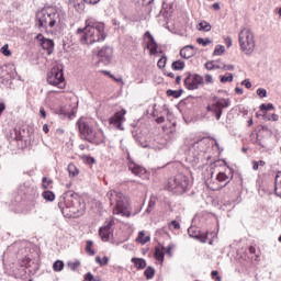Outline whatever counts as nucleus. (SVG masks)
<instances>
[{
	"label": "nucleus",
	"instance_id": "obj_7",
	"mask_svg": "<svg viewBox=\"0 0 281 281\" xmlns=\"http://www.w3.org/2000/svg\"><path fill=\"white\" fill-rule=\"evenodd\" d=\"M37 21L40 27H56L60 23V13L54 9H44L37 14Z\"/></svg>",
	"mask_w": 281,
	"mask_h": 281
},
{
	"label": "nucleus",
	"instance_id": "obj_4",
	"mask_svg": "<svg viewBox=\"0 0 281 281\" xmlns=\"http://www.w3.org/2000/svg\"><path fill=\"white\" fill-rule=\"evenodd\" d=\"M239 47L244 54L250 56L256 49V35L249 27H244L238 33Z\"/></svg>",
	"mask_w": 281,
	"mask_h": 281
},
{
	"label": "nucleus",
	"instance_id": "obj_13",
	"mask_svg": "<svg viewBox=\"0 0 281 281\" xmlns=\"http://www.w3.org/2000/svg\"><path fill=\"white\" fill-rule=\"evenodd\" d=\"M229 104H232L229 99L221 98L215 103L207 105L206 111H214V109L217 111H223V109H227Z\"/></svg>",
	"mask_w": 281,
	"mask_h": 281
},
{
	"label": "nucleus",
	"instance_id": "obj_11",
	"mask_svg": "<svg viewBox=\"0 0 281 281\" xmlns=\"http://www.w3.org/2000/svg\"><path fill=\"white\" fill-rule=\"evenodd\" d=\"M98 56L99 58H101L102 63L109 65V63H111V59L113 58V47L104 46L102 49L99 50Z\"/></svg>",
	"mask_w": 281,
	"mask_h": 281
},
{
	"label": "nucleus",
	"instance_id": "obj_53",
	"mask_svg": "<svg viewBox=\"0 0 281 281\" xmlns=\"http://www.w3.org/2000/svg\"><path fill=\"white\" fill-rule=\"evenodd\" d=\"M85 3H89L91 5H95V3H100V0H83Z\"/></svg>",
	"mask_w": 281,
	"mask_h": 281
},
{
	"label": "nucleus",
	"instance_id": "obj_27",
	"mask_svg": "<svg viewBox=\"0 0 281 281\" xmlns=\"http://www.w3.org/2000/svg\"><path fill=\"white\" fill-rule=\"evenodd\" d=\"M154 256H155L156 260H160V262H164V251H161V249H159V247L155 248Z\"/></svg>",
	"mask_w": 281,
	"mask_h": 281
},
{
	"label": "nucleus",
	"instance_id": "obj_60",
	"mask_svg": "<svg viewBox=\"0 0 281 281\" xmlns=\"http://www.w3.org/2000/svg\"><path fill=\"white\" fill-rule=\"evenodd\" d=\"M213 10H221V4L218 2H215L213 4Z\"/></svg>",
	"mask_w": 281,
	"mask_h": 281
},
{
	"label": "nucleus",
	"instance_id": "obj_2",
	"mask_svg": "<svg viewBox=\"0 0 281 281\" xmlns=\"http://www.w3.org/2000/svg\"><path fill=\"white\" fill-rule=\"evenodd\" d=\"M108 199H110V205L115 204L113 209V214H120L121 216H131V204L124 193L115 190H110L108 192Z\"/></svg>",
	"mask_w": 281,
	"mask_h": 281
},
{
	"label": "nucleus",
	"instance_id": "obj_52",
	"mask_svg": "<svg viewBox=\"0 0 281 281\" xmlns=\"http://www.w3.org/2000/svg\"><path fill=\"white\" fill-rule=\"evenodd\" d=\"M268 120H272V122H278V120H280V116L278 114H271Z\"/></svg>",
	"mask_w": 281,
	"mask_h": 281
},
{
	"label": "nucleus",
	"instance_id": "obj_59",
	"mask_svg": "<svg viewBox=\"0 0 281 281\" xmlns=\"http://www.w3.org/2000/svg\"><path fill=\"white\" fill-rule=\"evenodd\" d=\"M155 0H142L143 5H150Z\"/></svg>",
	"mask_w": 281,
	"mask_h": 281
},
{
	"label": "nucleus",
	"instance_id": "obj_5",
	"mask_svg": "<svg viewBox=\"0 0 281 281\" xmlns=\"http://www.w3.org/2000/svg\"><path fill=\"white\" fill-rule=\"evenodd\" d=\"M166 188L173 194H186L188 188H190V178L183 173H177L169 178Z\"/></svg>",
	"mask_w": 281,
	"mask_h": 281
},
{
	"label": "nucleus",
	"instance_id": "obj_6",
	"mask_svg": "<svg viewBox=\"0 0 281 281\" xmlns=\"http://www.w3.org/2000/svg\"><path fill=\"white\" fill-rule=\"evenodd\" d=\"M79 133L86 142H90V144H102L104 142V137L102 136V132H98L91 126L89 123L85 122L82 119L78 121Z\"/></svg>",
	"mask_w": 281,
	"mask_h": 281
},
{
	"label": "nucleus",
	"instance_id": "obj_38",
	"mask_svg": "<svg viewBox=\"0 0 281 281\" xmlns=\"http://www.w3.org/2000/svg\"><path fill=\"white\" fill-rule=\"evenodd\" d=\"M207 111L211 112V113H214L216 120H221V115H223V110H216L214 108V110H207Z\"/></svg>",
	"mask_w": 281,
	"mask_h": 281
},
{
	"label": "nucleus",
	"instance_id": "obj_26",
	"mask_svg": "<svg viewBox=\"0 0 281 281\" xmlns=\"http://www.w3.org/2000/svg\"><path fill=\"white\" fill-rule=\"evenodd\" d=\"M144 273H145L147 280H153V278H155V268L149 266L146 268Z\"/></svg>",
	"mask_w": 281,
	"mask_h": 281
},
{
	"label": "nucleus",
	"instance_id": "obj_23",
	"mask_svg": "<svg viewBox=\"0 0 281 281\" xmlns=\"http://www.w3.org/2000/svg\"><path fill=\"white\" fill-rule=\"evenodd\" d=\"M184 67L186 63H183V60H176L171 64V69H173V71H181Z\"/></svg>",
	"mask_w": 281,
	"mask_h": 281
},
{
	"label": "nucleus",
	"instance_id": "obj_12",
	"mask_svg": "<svg viewBox=\"0 0 281 281\" xmlns=\"http://www.w3.org/2000/svg\"><path fill=\"white\" fill-rule=\"evenodd\" d=\"M36 41H38V44L41 45V47H43L44 49H47L48 54H52L54 52V41L46 38L45 36H43V34H37V36L35 37Z\"/></svg>",
	"mask_w": 281,
	"mask_h": 281
},
{
	"label": "nucleus",
	"instance_id": "obj_16",
	"mask_svg": "<svg viewBox=\"0 0 281 281\" xmlns=\"http://www.w3.org/2000/svg\"><path fill=\"white\" fill-rule=\"evenodd\" d=\"M194 54H196V52L194 50L193 45H187L180 50L181 58H186L187 60L188 58H192Z\"/></svg>",
	"mask_w": 281,
	"mask_h": 281
},
{
	"label": "nucleus",
	"instance_id": "obj_29",
	"mask_svg": "<svg viewBox=\"0 0 281 281\" xmlns=\"http://www.w3.org/2000/svg\"><path fill=\"white\" fill-rule=\"evenodd\" d=\"M196 43H198L199 45H202L203 47H207V45H211L212 41H211L210 37H207V38L199 37V38L196 40Z\"/></svg>",
	"mask_w": 281,
	"mask_h": 281
},
{
	"label": "nucleus",
	"instance_id": "obj_9",
	"mask_svg": "<svg viewBox=\"0 0 281 281\" xmlns=\"http://www.w3.org/2000/svg\"><path fill=\"white\" fill-rule=\"evenodd\" d=\"M205 85V79L199 74H190L184 79V86L189 91H194Z\"/></svg>",
	"mask_w": 281,
	"mask_h": 281
},
{
	"label": "nucleus",
	"instance_id": "obj_46",
	"mask_svg": "<svg viewBox=\"0 0 281 281\" xmlns=\"http://www.w3.org/2000/svg\"><path fill=\"white\" fill-rule=\"evenodd\" d=\"M211 276H212L213 280L221 281V276H218V271L213 270L211 272Z\"/></svg>",
	"mask_w": 281,
	"mask_h": 281
},
{
	"label": "nucleus",
	"instance_id": "obj_58",
	"mask_svg": "<svg viewBox=\"0 0 281 281\" xmlns=\"http://www.w3.org/2000/svg\"><path fill=\"white\" fill-rule=\"evenodd\" d=\"M224 69H226L227 71H234V65H226L224 66Z\"/></svg>",
	"mask_w": 281,
	"mask_h": 281
},
{
	"label": "nucleus",
	"instance_id": "obj_31",
	"mask_svg": "<svg viewBox=\"0 0 281 281\" xmlns=\"http://www.w3.org/2000/svg\"><path fill=\"white\" fill-rule=\"evenodd\" d=\"M93 247V240H88L86 246V251L90 254V256H95V250L91 249Z\"/></svg>",
	"mask_w": 281,
	"mask_h": 281
},
{
	"label": "nucleus",
	"instance_id": "obj_56",
	"mask_svg": "<svg viewBox=\"0 0 281 281\" xmlns=\"http://www.w3.org/2000/svg\"><path fill=\"white\" fill-rule=\"evenodd\" d=\"M235 92L237 93V95H243L244 90H243V88L236 87V88H235Z\"/></svg>",
	"mask_w": 281,
	"mask_h": 281
},
{
	"label": "nucleus",
	"instance_id": "obj_61",
	"mask_svg": "<svg viewBox=\"0 0 281 281\" xmlns=\"http://www.w3.org/2000/svg\"><path fill=\"white\" fill-rule=\"evenodd\" d=\"M110 78H112V80H115V82H122V78H115V76L110 75Z\"/></svg>",
	"mask_w": 281,
	"mask_h": 281
},
{
	"label": "nucleus",
	"instance_id": "obj_62",
	"mask_svg": "<svg viewBox=\"0 0 281 281\" xmlns=\"http://www.w3.org/2000/svg\"><path fill=\"white\" fill-rule=\"evenodd\" d=\"M259 166H260V164L258 161H254L252 169L258 170Z\"/></svg>",
	"mask_w": 281,
	"mask_h": 281
},
{
	"label": "nucleus",
	"instance_id": "obj_45",
	"mask_svg": "<svg viewBox=\"0 0 281 281\" xmlns=\"http://www.w3.org/2000/svg\"><path fill=\"white\" fill-rule=\"evenodd\" d=\"M69 267L71 271H77L78 267H80V261H75L72 263H69Z\"/></svg>",
	"mask_w": 281,
	"mask_h": 281
},
{
	"label": "nucleus",
	"instance_id": "obj_37",
	"mask_svg": "<svg viewBox=\"0 0 281 281\" xmlns=\"http://www.w3.org/2000/svg\"><path fill=\"white\" fill-rule=\"evenodd\" d=\"M52 183H54V181H52V180L47 181V177H44L42 179V187L44 188V190H47V188H49V186H52Z\"/></svg>",
	"mask_w": 281,
	"mask_h": 281
},
{
	"label": "nucleus",
	"instance_id": "obj_44",
	"mask_svg": "<svg viewBox=\"0 0 281 281\" xmlns=\"http://www.w3.org/2000/svg\"><path fill=\"white\" fill-rule=\"evenodd\" d=\"M173 248H175V245H169L167 248L162 247V251H167L168 256H172Z\"/></svg>",
	"mask_w": 281,
	"mask_h": 281
},
{
	"label": "nucleus",
	"instance_id": "obj_51",
	"mask_svg": "<svg viewBox=\"0 0 281 281\" xmlns=\"http://www.w3.org/2000/svg\"><path fill=\"white\" fill-rule=\"evenodd\" d=\"M85 281H93V274L91 272L86 273Z\"/></svg>",
	"mask_w": 281,
	"mask_h": 281
},
{
	"label": "nucleus",
	"instance_id": "obj_43",
	"mask_svg": "<svg viewBox=\"0 0 281 281\" xmlns=\"http://www.w3.org/2000/svg\"><path fill=\"white\" fill-rule=\"evenodd\" d=\"M205 69H207L209 71H212V69H215L216 66H214V61H207L205 65H204Z\"/></svg>",
	"mask_w": 281,
	"mask_h": 281
},
{
	"label": "nucleus",
	"instance_id": "obj_32",
	"mask_svg": "<svg viewBox=\"0 0 281 281\" xmlns=\"http://www.w3.org/2000/svg\"><path fill=\"white\" fill-rule=\"evenodd\" d=\"M225 53V46L217 45L213 52V56H222Z\"/></svg>",
	"mask_w": 281,
	"mask_h": 281
},
{
	"label": "nucleus",
	"instance_id": "obj_21",
	"mask_svg": "<svg viewBox=\"0 0 281 281\" xmlns=\"http://www.w3.org/2000/svg\"><path fill=\"white\" fill-rule=\"evenodd\" d=\"M133 265L136 267V269H146V260L142 258H132Z\"/></svg>",
	"mask_w": 281,
	"mask_h": 281
},
{
	"label": "nucleus",
	"instance_id": "obj_8",
	"mask_svg": "<svg viewBox=\"0 0 281 281\" xmlns=\"http://www.w3.org/2000/svg\"><path fill=\"white\" fill-rule=\"evenodd\" d=\"M47 82L53 87H58V89H65V77L63 70L58 67H54L47 75Z\"/></svg>",
	"mask_w": 281,
	"mask_h": 281
},
{
	"label": "nucleus",
	"instance_id": "obj_15",
	"mask_svg": "<svg viewBox=\"0 0 281 281\" xmlns=\"http://www.w3.org/2000/svg\"><path fill=\"white\" fill-rule=\"evenodd\" d=\"M111 227H113V221H110L106 226L99 229V236L103 243H108L109 238H111Z\"/></svg>",
	"mask_w": 281,
	"mask_h": 281
},
{
	"label": "nucleus",
	"instance_id": "obj_47",
	"mask_svg": "<svg viewBox=\"0 0 281 281\" xmlns=\"http://www.w3.org/2000/svg\"><path fill=\"white\" fill-rule=\"evenodd\" d=\"M214 82V78L212 75H205V83L206 85H212Z\"/></svg>",
	"mask_w": 281,
	"mask_h": 281
},
{
	"label": "nucleus",
	"instance_id": "obj_25",
	"mask_svg": "<svg viewBox=\"0 0 281 281\" xmlns=\"http://www.w3.org/2000/svg\"><path fill=\"white\" fill-rule=\"evenodd\" d=\"M42 196L45 199V201H54L56 199V195L52 191H44Z\"/></svg>",
	"mask_w": 281,
	"mask_h": 281
},
{
	"label": "nucleus",
	"instance_id": "obj_54",
	"mask_svg": "<svg viewBox=\"0 0 281 281\" xmlns=\"http://www.w3.org/2000/svg\"><path fill=\"white\" fill-rule=\"evenodd\" d=\"M40 115H41V117H47V113L45 112V108H41L40 109Z\"/></svg>",
	"mask_w": 281,
	"mask_h": 281
},
{
	"label": "nucleus",
	"instance_id": "obj_17",
	"mask_svg": "<svg viewBox=\"0 0 281 281\" xmlns=\"http://www.w3.org/2000/svg\"><path fill=\"white\" fill-rule=\"evenodd\" d=\"M146 36L149 38L147 49H149L150 54H157V42H155V37L150 34V32H146Z\"/></svg>",
	"mask_w": 281,
	"mask_h": 281
},
{
	"label": "nucleus",
	"instance_id": "obj_20",
	"mask_svg": "<svg viewBox=\"0 0 281 281\" xmlns=\"http://www.w3.org/2000/svg\"><path fill=\"white\" fill-rule=\"evenodd\" d=\"M137 243H140V245H146V243H150V236H146V233L144 231H140L138 233V237L136 238Z\"/></svg>",
	"mask_w": 281,
	"mask_h": 281
},
{
	"label": "nucleus",
	"instance_id": "obj_19",
	"mask_svg": "<svg viewBox=\"0 0 281 281\" xmlns=\"http://www.w3.org/2000/svg\"><path fill=\"white\" fill-rule=\"evenodd\" d=\"M128 168H130L131 172H133V175H135L136 177H139V175H142V172H144V168L139 167L135 162H130Z\"/></svg>",
	"mask_w": 281,
	"mask_h": 281
},
{
	"label": "nucleus",
	"instance_id": "obj_42",
	"mask_svg": "<svg viewBox=\"0 0 281 281\" xmlns=\"http://www.w3.org/2000/svg\"><path fill=\"white\" fill-rule=\"evenodd\" d=\"M155 207V200L153 198L149 200L148 207L146 210L147 214H150V211Z\"/></svg>",
	"mask_w": 281,
	"mask_h": 281
},
{
	"label": "nucleus",
	"instance_id": "obj_41",
	"mask_svg": "<svg viewBox=\"0 0 281 281\" xmlns=\"http://www.w3.org/2000/svg\"><path fill=\"white\" fill-rule=\"evenodd\" d=\"M227 179H228V177H227V175H225V172H220L217 175V181H220V182L227 181Z\"/></svg>",
	"mask_w": 281,
	"mask_h": 281
},
{
	"label": "nucleus",
	"instance_id": "obj_3",
	"mask_svg": "<svg viewBox=\"0 0 281 281\" xmlns=\"http://www.w3.org/2000/svg\"><path fill=\"white\" fill-rule=\"evenodd\" d=\"M82 206V200L78 193H64L58 201V207L61 214H65L68 210L70 214L80 212Z\"/></svg>",
	"mask_w": 281,
	"mask_h": 281
},
{
	"label": "nucleus",
	"instance_id": "obj_39",
	"mask_svg": "<svg viewBox=\"0 0 281 281\" xmlns=\"http://www.w3.org/2000/svg\"><path fill=\"white\" fill-rule=\"evenodd\" d=\"M272 109H273L272 103H268V104L262 103L260 105V111H271Z\"/></svg>",
	"mask_w": 281,
	"mask_h": 281
},
{
	"label": "nucleus",
	"instance_id": "obj_10",
	"mask_svg": "<svg viewBox=\"0 0 281 281\" xmlns=\"http://www.w3.org/2000/svg\"><path fill=\"white\" fill-rule=\"evenodd\" d=\"M124 115H126V111L122 110L116 112L111 119L110 124L119 128V131H124V126H122V122H124Z\"/></svg>",
	"mask_w": 281,
	"mask_h": 281
},
{
	"label": "nucleus",
	"instance_id": "obj_1",
	"mask_svg": "<svg viewBox=\"0 0 281 281\" xmlns=\"http://www.w3.org/2000/svg\"><path fill=\"white\" fill-rule=\"evenodd\" d=\"M77 35L81 45H93V43L105 41L106 32H104V23L88 19L86 21V27L78 29Z\"/></svg>",
	"mask_w": 281,
	"mask_h": 281
},
{
	"label": "nucleus",
	"instance_id": "obj_55",
	"mask_svg": "<svg viewBox=\"0 0 281 281\" xmlns=\"http://www.w3.org/2000/svg\"><path fill=\"white\" fill-rule=\"evenodd\" d=\"M157 124H164L166 122V119L164 116L157 117L156 119Z\"/></svg>",
	"mask_w": 281,
	"mask_h": 281
},
{
	"label": "nucleus",
	"instance_id": "obj_49",
	"mask_svg": "<svg viewBox=\"0 0 281 281\" xmlns=\"http://www.w3.org/2000/svg\"><path fill=\"white\" fill-rule=\"evenodd\" d=\"M224 43L227 47H232V37L229 36L224 37Z\"/></svg>",
	"mask_w": 281,
	"mask_h": 281
},
{
	"label": "nucleus",
	"instance_id": "obj_14",
	"mask_svg": "<svg viewBox=\"0 0 281 281\" xmlns=\"http://www.w3.org/2000/svg\"><path fill=\"white\" fill-rule=\"evenodd\" d=\"M188 234L190 238H194L195 240H199L200 243H207V233H201V231H196L194 228H189Z\"/></svg>",
	"mask_w": 281,
	"mask_h": 281
},
{
	"label": "nucleus",
	"instance_id": "obj_40",
	"mask_svg": "<svg viewBox=\"0 0 281 281\" xmlns=\"http://www.w3.org/2000/svg\"><path fill=\"white\" fill-rule=\"evenodd\" d=\"M257 95H259L260 98H267V89L265 88L257 89Z\"/></svg>",
	"mask_w": 281,
	"mask_h": 281
},
{
	"label": "nucleus",
	"instance_id": "obj_30",
	"mask_svg": "<svg viewBox=\"0 0 281 281\" xmlns=\"http://www.w3.org/2000/svg\"><path fill=\"white\" fill-rule=\"evenodd\" d=\"M183 90H168L167 95H171L172 98H181Z\"/></svg>",
	"mask_w": 281,
	"mask_h": 281
},
{
	"label": "nucleus",
	"instance_id": "obj_28",
	"mask_svg": "<svg viewBox=\"0 0 281 281\" xmlns=\"http://www.w3.org/2000/svg\"><path fill=\"white\" fill-rule=\"evenodd\" d=\"M53 269L54 271H63V269H65V262L60 260L55 261L53 265Z\"/></svg>",
	"mask_w": 281,
	"mask_h": 281
},
{
	"label": "nucleus",
	"instance_id": "obj_48",
	"mask_svg": "<svg viewBox=\"0 0 281 281\" xmlns=\"http://www.w3.org/2000/svg\"><path fill=\"white\" fill-rule=\"evenodd\" d=\"M241 85L246 87V89H251V81L249 79L241 81Z\"/></svg>",
	"mask_w": 281,
	"mask_h": 281
},
{
	"label": "nucleus",
	"instance_id": "obj_33",
	"mask_svg": "<svg viewBox=\"0 0 281 281\" xmlns=\"http://www.w3.org/2000/svg\"><path fill=\"white\" fill-rule=\"evenodd\" d=\"M234 80V75L232 72H227L225 76L221 77V82H232Z\"/></svg>",
	"mask_w": 281,
	"mask_h": 281
},
{
	"label": "nucleus",
	"instance_id": "obj_35",
	"mask_svg": "<svg viewBox=\"0 0 281 281\" xmlns=\"http://www.w3.org/2000/svg\"><path fill=\"white\" fill-rule=\"evenodd\" d=\"M1 54H3V56H12V50L9 48L8 44L1 47Z\"/></svg>",
	"mask_w": 281,
	"mask_h": 281
},
{
	"label": "nucleus",
	"instance_id": "obj_57",
	"mask_svg": "<svg viewBox=\"0 0 281 281\" xmlns=\"http://www.w3.org/2000/svg\"><path fill=\"white\" fill-rule=\"evenodd\" d=\"M5 111V103L0 102V115Z\"/></svg>",
	"mask_w": 281,
	"mask_h": 281
},
{
	"label": "nucleus",
	"instance_id": "obj_34",
	"mask_svg": "<svg viewBox=\"0 0 281 281\" xmlns=\"http://www.w3.org/2000/svg\"><path fill=\"white\" fill-rule=\"evenodd\" d=\"M95 262H98V265H100V267H105V265H109V257H95Z\"/></svg>",
	"mask_w": 281,
	"mask_h": 281
},
{
	"label": "nucleus",
	"instance_id": "obj_36",
	"mask_svg": "<svg viewBox=\"0 0 281 281\" xmlns=\"http://www.w3.org/2000/svg\"><path fill=\"white\" fill-rule=\"evenodd\" d=\"M166 63H168V58L162 56L157 63L159 69H164V67H166Z\"/></svg>",
	"mask_w": 281,
	"mask_h": 281
},
{
	"label": "nucleus",
	"instance_id": "obj_64",
	"mask_svg": "<svg viewBox=\"0 0 281 281\" xmlns=\"http://www.w3.org/2000/svg\"><path fill=\"white\" fill-rule=\"evenodd\" d=\"M176 83H177V85H181V76H178V77L176 78Z\"/></svg>",
	"mask_w": 281,
	"mask_h": 281
},
{
	"label": "nucleus",
	"instance_id": "obj_63",
	"mask_svg": "<svg viewBox=\"0 0 281 281\" xmlns=\"http://www.w3.org/2000/svg\"><path fill=\"white\" fill-rule=\"evenodd\" d=\"M44 133H49V126L47 124L43 125Z\"/></svg>",
	"mask_w": 281,
	"mask_h": 281
},
{
	"label": "nucleus",
	"instance_id": "obj_18",
	"mask_svg": "<svg viewBox=\"0 0 281 281\" xmlns=\"http://www.w3.org/2000/svg\"><path fill=\"white\" fill-rule=\"evenodd\" d=\"M274 192H276L277 196L281 198V171H279L276 176Z\"/></svg>",
	"mask_w": 281,
	"mask_h": 281
},
{
	"label": "nucleus",
	"instance_id": "obj_50",
	"mask_svg": "<svg viewBox=\"0 0 281 281\" xmlns=\"http://www.w3.org/2000/svg\"><path fill=\"white\" fill-rule=\"evenodd\" d=\"M171 225L173 226V229H181V224L177 221H171Z\"/></svg>",
	"mask_w": 281,
	"mask_h": 281
},
{
	"label": "nucleus",
	"instance_id": "obj_24",
	"mask_svg": "<svg viewBox=\"0 0 281 281\" xmlns=\"http://www.w3.org/2000/svg\"><path fill=\"white\" fill-rule=\"evenodd\" d=\"M198 30L200 32H210V30H212V25L209 22L203 21L198 24Z\"/></svg>",
	"mask_w": 281,
	"mask_h": 281
},
{
	"label": "nucleus",
	"instance_id": "obj_22",
	"mask_svg": "<svg viewBox=\"0 0 281 281\" xmlns=\"http://www.w3.org/2000/svg\"><path fill=\"white\" fill-rule=\"evenodd\" d=\"M67 170H68L69 177H78V175H80V170H78V167H76V165L74 164H69L67 166Z\"/></svg>",
	"mask_w": 281,
	"mask_h": 281
}]
</instances>
